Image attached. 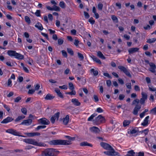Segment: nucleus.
I'll return each mask as SVG.
<instances>
[{
  "mask_svg": "<svg viewBox=\"0 0 156 156\" xmlns=\"http://www.w3.org/2000/svg\"><path fill=\"white\" fill-rule=\"evenodd\" d=\"M23 141L27 144L40 147H45L46 145L45 144L41 142H38L36 141L34 139L32 138H26L24 139Z\"/></svg>",
  "mask_w": 156,
  "mask_h": 156,
  "instance_id": "1",
  "label": "nucleus"
},
{
  "mask_svg": "<svg viewBox=\"0 0 156 156\" xmlns=\"http://www.w3.org/2000/svg\"><path fill=\"white\" fill-rule=\"evenodd\" d=\"M50 144L54 145H68L71 144L70 141L67 140H55L51 141L49 143Z\"/></svg>",
  "mask_w": 156,
  "mask_h": 156,
  "instance_id": "2",
  "label": "nucleus"
},
{
  "mask_svg": "<svg viewBox=\"0 0 156 156\" xmlns=\"http://www.w3.org/2000/svg\"><path fill=\"white\" fill-rule=\"evenodd\" d=\"M55 149L48 148L42 152L41 156H54V152Z\"/></svg>",
  "mask_w": 156,
  "mask_h": 156,
  "instance_id": "3",
  "label": "nucleus"
},
{
  "mask_svg": "<svg viewBox=\"0 0 156 156\" xmlns=\"http://www.w3.org/2000/svg\"><path fill=\"white\" fill-rule=\"evenodd\" d=\"M93 122L97 124H99L105 122L104 117L101 115H99L93 120Z\"/></svg>",
  "mask_w": 156,
  "mask_h": 156,
  "instance_id": "4",
  "label": "nucleus"
},
{
  "mask_svg": "<svg viewBox=\"0 0 156 156\" xmlns=\"http://www.w3.org/2000/svg\"><path fill=\"white\" fill-rule=\"evenodd\" d=\"M118 68L121 71L123 72L126 76L129 77H131L132 76L129 70L125 67L119 66H118Z\"/></svg>",
  "mask_w": 156,
  "mask_h": 156,
  "instance_id": "5",
  "label": "nucleus"
},
{
  "mask_svg": "<svg viewBox=\"0 0 156 156\" xmlns=\"http://www.w3.org/2000/svg\"><path fill=\"white\" fill-rule=\"evenodd\" d=\"M5 132L7 133L11 134L15 136L24 137V136L20 135V133L17 132L16 130L12 128L8 129L6 130Z\"/></svg>",
  "mask_w": 156,
  "mask_h": 156,
  "instance_id": "6",
  "label": "nucleus"
},
{
  "mask_svg": "<svg viewBox=\"0 0 156 156\" xmlns=\"http://www.w3.org/2000/svg\"><path fill=\"white\" fill-rule=\"evenodd\" d=\"M110 151H105L104 153L108 156H120L119 154L115 151L113 149V150H110Z\"/></svg>",
  "mask_w": 156,
  "mask_h": 156,
  "instance_id": "7",
  "label": "nucleus"
},
{
  "mask_svg": "<svg viewBox=\"0 0 156 156\" xmlns=\"http://www.w3.org/2000/svg\"><path fill=\"white\" fill-rule=\"evenodd\" d=\"M100 144L106 150H113V148L112 147L108 144L104 142H101V143Z\"/></svg>",
  "mask_w": 156,
  "mask_h": 156,
  "instance_id": "8",
  "label": "nucleus"
},
{
  "mask_svg": "<svg viewBox=\"0 0 156 156\" xmlns=\"http://www.w3.org/2000/svg\"><path fill=\"white\" fill-rule=\"evenodd\" d=\"M39 122L42 125H48L50 123V122L45 118H42L38 120Z\"/></svg>",
  "mask_w": 156,
  "mask_h": 156,
  "instance_id": "9",
  "label": "nucleus"
},
{
  "mask_svg": "<svg viewBox=\"0 0 156 156\" xmlns=\"http://www.w3.org/2000/svg\"><path fill=\"white\" fill-rule=\"evenodd\" d=\"M146 100L142 98L140 99V100L136 98L133 101L132 104L133 105H135L136 103L138 104L140 102L141 104L143 105L144 104Z\"/></svg>",
  "mask_w": 156,
  "mask_h": 156,
  "instance_id": "10",
  "label": "nucleus"
},
{
  "mask_svg": "<svg viewBox=\"0 0 156 156\" xmlns=\"http://www.w3.org/2000/svg\"><path fill=\"white\" fill-rule=\"evenodd\" d=\"M90 131L92 133L97 134L100 132L99 129L96 126H93L90 128Z\"/></svg>",
  "mask_w": 156,
  "mask_h": 156,
  "instance_id": "11",
  "label": "nucleus"
},
{
  "mask_svg": "<svg viewBox=\"0 0 156 156\" xmlns=\"http://www.w3.org/2000/svg\"><path fill=\"white\" fill-rule=\"evenodd\" d=\"M150 67L149 68V70L152 73H155V69H156L155 65L152 62H150L149 63Z\"/></svg>",
  "mask_w": 156,
  "mask_h": 156,
  "instance_id": "12",
  "label": "nucleus"
},
{
  "mask_svg": "<svg viewBox=\"0 0 156 156\" xmlns=\"http://www.w3.org/2000/svg\"><path fill=\"white\" fill-rule=\"evenodd\" d=\"M32 120L31 119H28L24 120L21 123V125H24L26 126H29L30 125L32 122Z\"/></svg>",
  "mask_w": 156,
  "mask_h": 156,
  "instance_id": "13",
  "label": "nucleus"
},
{
  "mask_svg": "<svg viewBox=\"0 0 156 156\" xmlns=\"http://www.w3.org/2000/svg\"><path fill=\"white\" fill-rule=\"evenodd\" d=\"M60 113L58 112L56 113L54 115L52 116L51 119V121L52 123H54L55 122V120L57 119H58L59 117Z\"/></svg>",
  "mask_w": 156,
  "mask_h": 156,
  "instance_id": "14",
  "label": "nucleus"
},
{
  "mask_svg": "<svg viewBox=\"0 0 156 156\" xmlns=\"http://www.w3.org/2000/svg\"><path fill=\"white\" fill-rule=\"evenodd\" d=\"M14 119L12 117H8L1 122V123H6L13 120Z\"/></svg>",
  "mask_w": 156,
  "mask_h": 156,
  "instance_id": "15",
  "label": "nucleus"
},
{
  "mask_svg": "<svg viewBox=\"0 0 156 156\" xmlns=\"http://www.w3.org/2000/svg\"><path fill=\"white\" fill-rule=\"evenodd\" d=\"M26 134L27 136L30 137H32L34 136H39L41 135L40 133L38 132L27 133Z\"/></svg>",
  "mask_w": 156,
  "mask_h": 156,
  "instance_id": "16",
  "label": "nucleus"
},
{
  "mask_svg": "<svg viewBox=\"0 0 156 156\" xmlns=\"http://www.w3.org/2000/svg\"><path fill=\"white\" fill-rule=\"evenodd\" d=\"M139 48H129L128 50V52L129 54H133V53L137 52L138 51Z\"/></svg>",
  "mask_w": 156,
  "mask_h": 156,
  "instance_id": "17",
  "label": "nucleus"
},
{
  "mask_svg": "<svg viewBox=\"0 0 156 156\" xmlns=\"http://www.w3.org/2000/svg\"><path fill=\"white\" fill-rule=\"evenodd\" d=\"M149 118V116H147L144 119L143 122L141 123V125L144 126H147L148 124V119Z\"/></svg>",
  "mask_w": 156,
  "mask_h": 156,
  "instance_id": "18",
  "label": "nucleus"
},
{
  "mask_svg": "<svg viewBox=\"0 0 156 156\" xmlns=\"http://www.w3.org/2000/svg\"><path fill=\"white\" fill-rule=\"evenodd\" d=\"M80 145L81 146H89L92 147L93 145L87 142L84 141L80 143Z\"/></svg>",
  "mask_w": 156,
  "mask_h": 156,
  "instance_id": "19",
  "label": "nucleus"
},
{
  "mask_svg": "<svg viewBox=\"0 0 156 156\" xmlns=\"http://www.w3.org/2000/svg\"><path fill=\"white\" fill-rule=\"evenodd\" d=\"M69 119V115H66V117L62 119L63 124L65 125H66L68 123Z\"/></svg>",
  "mask_w": 156,
  "mask_h": 156,
  "instance_id": "20",
  "label": "nucleus"
},
{
  "mask_svg": "<svg viewBox=\"0 0 156 156\" xmlns=\"http://www.w3.org/2000/svg\"><path fill=\"white\" fill-rule=\"evenodd\" d=\"M8 55L10 56L14 57H15L16 53V52L15 51L9 50L7 52Z\"/></svg>",
  "mask_w": 156,
  "mask_h": 156,
  "instance_id": "21",
  "label": "nucleus"
},
{
  "mask_svg": "<svg viewBox=\"0 0 156 156\" xmlns=\"http://www.w3.org/2000/svg\"><path fill=\"white\" fill-rule=\"evenodd\" d=\"M71 101L74 105L76 106H79L80 105V103L76 99H72L71 100Z\"/></svg>",
  "mask_w": 156,
  "mask_h": 156,
  "instance_id": "22",
  "label": "nucleus"
},
{
  "mask_svg": "<svg viewBox=\"0 0 156 156\" xmlns=\"http://www.w3.org/2000/svg\"><path fill=\"white\" fill-rule=\"evenodd\" d=\"M15 58L18 59H23L24 58V56L16 52Z\"/></svg>",
  "mask_w": 156,
  "mask_h": 156,
  "instance_id": "23",
  "label": "nucleus"
},
{
  "mask_svg": "<svg viewBox=\"0 0 156 156\" xmlns=\"http://www.w3.org/2000/svg\"><path fill=\"white\" fill-rule=\"evenodd\" d=\"M55 91L57 94L58 95L60 98H63V96L62 93L60 91V90L58 88H55Z\"/></svg>",
  "mask_w": 156,
  "mask_h": 156,
  "instance_id": "24",
  "label": "nucleus"
},
{
  "mask_svg": "<svg viewBox=\"0 0 156 156\" xmlns=\"http://www.w3.org/2000/svg\"><path fill=\"white\" fill-rule=\"evenodd\" d=\"M35 27L37 28L39 30H43V28L42 24L40 23H37L35 26Z\"/></svg>",
  "mask_w": 156,
  "mask_h": 156,
  "instance_id": "25",
  "label": "nucleus"
},
{
  "mask_svg": "<svg viewBox=\"0 0 156 156\" xmlns=\"http://www.w3.org/2000/svg\"><path fill=\"white\" fill-rule=\"evenodd\" d=\"M92 58L93 59L94 61L96 62L97 63H98L99 64H101V62L99 59L97 58L94 55L92 56Z\"/></svg>",
  "mask_w": 156,
  "mask_h": 156,
  "instance_id": "26",
  "label": "nucleus"
},
{
  "mask_svg": "<svg viewBox=\"0 0 156 156\" xmlns=\"http://www.w3.org/2000/svg\"><path fill=\"white\" fill-rule=\"evenodd\" d=\"M54 97H55L52 96L51 94H48L46 95L44 98L46 100H50L53 99Z\"/></svg>",
  "mask_w": 156,
  "mask_h": 156,
  "instance_id": "27",
  "label": "nucleus"
},
{
  "mask_svg": "<svg viewBox=\"0 0 156 156\" xmlns=\"http://www.w3.org/2000/svg\"><path fill=\"white\" fill-rule=\"evenodd\" d=\"M131 122V121L125 120H124L123 122V126L124 127H126Z\"/></svg>",
  "mask_w": 156,
  "mask_h": 156,
  "instance_id": "28",
  "label": "nucleus"
},
{
  "mask_svg": "<svg viewBox=\"0 0 156 156\" xmlns=\"http://www.w3.org/2000/svg\"><path fill=\"white\" fill-rule=\"evenodd\" d=\"M135 153L133 150H131L127 152V154L126 155V156H135Z\"/></svg>",
  "mask_w": 156,
  "mask_h": 156,
  "instance_id": "29",
  "label": "nucleus"
},
{
  "mask_svg": "<svg viewBox=\"0 0 156 156\" xmlns=\"http://www.w3.org/2000/svg\"><path fill=\"white\" fill-rule=\"evenodd\" d=\"M156 41V38H153L151 39H149L147 40L146 42L147 43L151 44L153 43Z\"/></svg>",
  "mask_w": 156,
  "mask_h": 156,
  "instance_id": "30",
  "label": "nucleus"
},
{
  "mask_svg": "<svg viewBox=\"0 0 156 156\" xmlns=\"http://www.w3.org/2000/svg\"><path fill=\"white\" fill-rule=\"evenodd\" d=\"M97 56L99 58L103 59H105V58L102 52L100 51L97 52Z\"/></svg>",
  "mask_w": 156,
  "mask_h": 156,
  "instance_id": "31",
  "label": "nucleus"
},
{
  "mask_svg": "<svg viewBox=\"0 0 156 156\" xmlns=\"http://www.w3.org/2000/svg\"><path fill=\"white\" fill-rule=\"evenodd\" d=\"M90 72L93 73L94 76H96L98 74V70H95L94 69H90Z\"/></svg>",
  "mask_w": 156,
  "mask_h": 156,
  "instance_id": "32",
  "label": "nucleus"
},
{
  "mask_svg": "<svg viewBox=\"0 0 156 156\" xmlns=\"http://www.w3.org/2000/svg\"><path fill=\"white\" fill-rule=\"evenodd\" d=\"M111 18L114 22L115 23H117L118 22L117 18L114 15H112L111 16Z\"/></svg>",
  "mask_w": 156,
  "mask_h": 156,
  "instance_id": "33",
  "label": "nucleus"
},
{
  "mask_svg": "<svg viewBox=\"0 0 156 156\" xmlns=\"http://www.w3.org/2000/svg\"><path fill=\"white\" fill-rule=\"evenodd\" d=\"M142 98L146 100L147 99V94L145 93L142 92L141 93Z\"/></svg>",
  "mask_w": 156,
  "mask_h": 156,
  "instance_id": "34",
  "label": "nucleus"
},
{
  "mask_svg": "<svg viewBox=\"0 0 156 156\" xmlns=\"http://www.w3.org/2000/svg\"><path fill=\"white\" fill-rule=\"evenodd\" d=\"M65 137L69 140H68L69 141H70V142H71V141H73L75 140V137H71L70 136H66Z\"/></svg>",
  "mask_w": 156,
  "mask_h": 156,
  "instance_id": "35",
  "label": "nucleus"
},
{
  "mask_svg": "<svg viewBox=\"0 0 156 156\" xmlns=\"http://www.w3.org/2000/svg\"><path fill=\"white\" fill-rule=\"evenodd\" d=\"M25 117V116L23 115H21L19 116L15 120L16 122H18L20 120L23 119Z\"/></svg>",
  "mask_w": 156,
  "mask_h": 156,
  "instance_id": "36",
  "label": "nucleus"
},
{
  "mask_svg": "<svg viewBox=\"0 0 156 156\" xmlns=\"http://www.w3.org/2000/svg\"><path fill=\"white\" fill-rule=\"evenodd\" d=\"M59 5L62 8H65V4L63 1L60 2L59 3Z\"/></svg>",
  "mask_w": 156,
  "mask_h": 156,
  "instance_id": "37",
  "label": "nucleus"
},
{
  "mask_svg": "<svg viewBox=\"0 0 156 156\" xmlns=\"http://www.w3.org/2000/svg\"><path fill=\"white\" fill-rule=\"evenodd\" d=\"M25 20L26 22L28 24H30V23L31 21L29 17L27 16H26L25 17Z\"/></svg>",
  "mask_w": 156,
  "mask_h": 156,
  "instance_id": "38",
  "label": "nucleus"
},
{
  "mask_svg": "<svg viewBox=\"0 0 156 156\" xmlns=\"http://www.w3.org/2000/svg\"><path fill=\"white\" fill-rule=\"evenodd\" d=\"M78 56L79 58L81 60H83L84 59V57L82 54L80 53V52L77 53Z\"/></svg>",
  "mask_w": 156,
  "mask_h": 156,
  "instance_id": "39",
  "label": "nucleus"
},
{
  "mask_svg": "<svg viewBox=\"0 0 156 156\" xmlns=\"http://www.w3.org/2000/svg\"><path fill=\"white\" fill-rule=\"evenodd\" d=\"M69 88L70 90H74V88L73 83L70 82L69 83Z\"/></svg>",
  "mask_w": 156,
  "mask_h": 156,
  "instance_id": "40",
  "label": "nucleus"
},
{
  "mask_svg": "<svg viewBox=\"0 0 156 156\" xmlns=\"http://www.w3.org/2000/svg\"><path fill=\"white\" fill-rule=\"evenodd\" d=\"M71 92H69L66 93V94L70 95H75L76 94V91L74 90H71Z\"/></svg>",
  "mask_w": 156,
  "mask_h": 156,
  "instance_id": "41",
  "label": "nucleus"
},
{
  "mask_svg": "<svg viewBox=\"0 0 156 156\" xmlns=\"http://www.w3.org/2000/svg\"><path fill=\"white\" fill-rule=\"evenodd\" d=\"M67 51L71 55H73V52L72 49L70 48H67Z\"/></svg>",
  "mask_w": 156,
  "mask_h": 156,
  "instance_id": "42",
  "label": "nucleus"
},
{
  "mask_svg": "<svg viewBox=\"0 0 156 156\" xmlns=\"http://www.w3.org/2000/svg\"><path fill=\"white\" fill-rule=\"evenodd\" d=\"M60 10V8L57 6L55 5L53 6V10H55L56 11H59Z\"/></svg>",
  "mask_w": 156,
  "mask_h": 156,
  "instance_id": "43",
  "label": "nucleus"
},
{
  "mask_svg": "<svg viewBox=\"0 0 156 156\" xmlns=\"http://www.w3.org/2000/svg\"><path fill=\"white\" fill-rule=\"evenodd\" d=\"M140 109H138V108H136V107H135L133 111V113L134 115H137L138 114V111Z\"/></svg>",
  "mask_w": 156,
  "mask_h": 156,
  "instance_id": "44",
  "label": "nucleus"
},
{
  "mask_svg": "<svg viewBox=\"0 0 156 156\" xmlns=\"http://www.w3.org/2000/svg\"><path fill=\"white\" fill-rule=\"evenodd\" d=\"M103 7V5L102 3H99L98 5V9L99 10H101Z\"/></svg>",
  "mask_w": 156,
  "mask_h": 156,
  "instance_id": "45",
  "label": "nucleus"
},
{
  "mask_svg": "<svg viewBox=\"0 0 156 156\" xmlns=\"http://www.w3.org/2000/svg\"><path fill=\"white\" fill-rule=\"evenodd\" d=\"M41 11L40 10H36V12H35V14L36 16H41V14H40Z\"/></svg>",
  "mask_w": 156,
  "mask_h": 156,
  "instance_id": "46",
  "label": "nucleus"
},
{
  "mask_svg": "<svg viewBox=\"0 0 156 156\" xmlns=\"http://www.w3.org/2000/svg\"><path fill=\"white\" fill-rule=\"evenodd\" d=\"M45 126H39L36 128V129L38 130L41 129H44L46 127Z\"/></svg>",
  "mask_w": 156,
  "mask_h": 156,
  "instance_id": "47",
  "label": "nucleus"
},
{
  "mask_svg": "<svg viewBox=\"0 0 156 156\" xmlns=\"http://www.w3.org/2000/svg\"><path fill=\"white\" fill-rule=\"evenodd\" d=\"M89 22L92 24H93L95 23V21L92 17L90 18L88 20Z\"/></svg>",
  "mask_w": 156,
  "mask_h": 156,
  "instance_id": "48",
  "label": "nucleus"
},
{
  "mask_svg": "<svg viewBox=\"0 0 156 156\" xmlns=\"http://www.w3.org/2000/svg\"><path fill=\"white\" fill-rule=\"evenodd\" d=\"M63 40L62 39H58V44L59 45H62L63 42Z\"/></svg>",
  "mask_w": 156,
  "mask_h": 156,
  "instance_id": "49",
  "label": "nucleus"
},
{
  "mask_svg": "<svg viewBox=\"0 0 156 156\" xmlns=\"http://www.w3.org/2000/svg\"><path fill=\"white\" fill-rule=\"evenodd\" d=\"M21 111L24 114V115H26L27 114V109L25 108H22L21 109Z\"/></svg>",
  "mask_w": 156,
  "mask_h": 156,
  "instance_id": "50",
  "label": "nucleus"
},
{
  "mask_svg": "<svg viewBox=\"0 0 156 156\" xmlns=\"http://www.w3.org/2000/svg\"><path fill=\"white\" fill-rule=\"evenodd\" d=\"M21 99V97H18L16 98H15L14 102H18Z\"/></svg>",
  "mask_w": 156,
  "mask_h": 156,
  "instance_id": "51",
  "label": "nucleus"
},
{
  "mask_svg": "<svg viewBox=\"0 0 156 156\" xmlns=\"http://www.w3.org/2000/svg\"><path fill=\"white\" fill-rule=\"evenodd\" d=\"M35 91L34 89H30L29 90L28 94H33Z\"/></svg>",
  "mask_w": 156,
  "mask_h": 156,
  "instance_id": "52",
  "label": "nucleus"
},
{
  "mask_svg": "<svg viewBox=\"0 0 156 156\" xmlns=\"http://www.w3.org/2000/svg\"><path fill=\"white\" fill-rule=\"evenodd\" d=\"M84 15L86 18L88 19L89 17V15L88 13L85 11L84 12Z\"/></svg>",
  "mask_w": 156,
  "mask_h": 156,
  "instance_id": "53",
  "label": "nucleus"
},
{
  "mask_svg": "<svg viewBox=\"0 0 156 156\" xmlns=\"http://www.w3.org/2000/svg\"><path fill=\"white\" fill-rule=\"evenodd\" d=\"M94 98V101L96 102H97L98 101L99 99L97 96L95 94H94L93 96Z\"/></svg>",
  "mask_w": 156,
  "mask_h": 156,
  "instance_id": "54",
  "label": "nucleus"
},
{
  "mask_svg": "<svg viewBox=\"0 0 156 156\" xmlns=\"http://www.w3.org/2000/svg\"><path fill=\"white\" fill-rule=\"evenodd\" d=\"M3 106L5 108L7 111L9 112L10 110V109L9 106L6 105L5 104L3 105Z\"/></svg>",
  "mask_w": 156,
  "mask_h": 156,
  "instance_id": "55",
  "label": "nucleus"
},
{
  "mask_svg": "<svg viewBox=\"0 0 156 156\" xmlns=\"http://www.w3.org/2000/svg\"><path fill=\"white\" fill-rule=\"evenodd\" d=\"M59 87L61 89H64V90H66L67 89V87L66 85H63L62 86H59Z\"/></svg>",
  "mask_w": 156,
  "mask_h": 156,
  "instance_id": "56",
  "label": "nucleus"
},
{
  "mask_svg": "<svg viewBox=\"0 0 156 156\" xmlns=\"http://www.w3.org/2000/svg\"><path fill=\"white\" fill-rule=\"evenodd\" d=\"M96 111L98 113H101L103 112V110L101 108L99 107L97 109Z\"/></svg>",
  "mask_w": 156,
  "mask_h": 156,
  "instance_id": "57",
  "label": "nucleus"
},
{
  "mask_svg": "<svg viewBox=\"0 0 156 156\" xmlns=\"http://www.w3.org/2000/svg\"><path fill=\"white\" fill-rule=\"evenodd\" d=\"M126 85L128 88L129 89H131V83H126Z\"/></svg>",
  "mask_w": 156,
  "mask_h": 156,
  "instance_id": "58",
  "label": "nucleus"
},
{
  "mask_svg": "<svg viewBox=\"0 0 156 156\" xmlns=\"http://www.w3.org/2000/svg\"><path fill=\"white\" fill-rule=\"evenodd\" d=\"M12 81L11 80V79L10 78L8 80V84H7L8 86H10V87L12 85Z\"/></svg>",
  "mask_w": 156,
  "mask_h": 156,
  "instance_id": "59",
  "label": "nucleus"
},
{
  "mask_svg": "<svg viewBox=\"0 0 156 156\" xmlns=\"http://www.w3.org/2000/svg\"><path fill=\"white\" fill-rule=\"evenodd\" d=\"M125 96L123 94H120L119 95V99L120 100H122L125 98Z\"/></svg>",
  "mask_w": 156,
  "mask_h": 156,
  "instance_id": "60",
  "label": "nucleus"
},
{
  "mask_svg": "<svg viewBox=\"0 0 156 156\" xmlns=\"http://www.w3.org/2000/svg\"><path fill=\"white\" fill-rule=\"evenodd\" d=\"M62 55L65 57H67V54L66 51L64 50H62Z\"/></svg>",
  "mask_w": 156,
  "mask_h": 156,
  "instance_id": "61",
  "label": "nucleus"
},
{
  "mask_svg": "<svg viewBox=\"0 0 156 156\" xmlns=\"http://www.w3.org/2000/svg\"><path fill=\"white\" fill-rule=\"evenodd\" d=\"M119 83L122 85H123L124 84V82L123 80L121 78H119L118 79Z\"/></svg>",
  "mask_w": 156,
  "mask_h": 156,
  "instance_id": "62",
  "label": "nucleus"
},
{
  "mask_svg": "<svg viewBox=\"0 0 156 156\" xmlns=\"http://www.w3.org/2000/svg\"><path fill=\"white\" fill-rule=\"evenodd\" d=\"M134 89L136 91H140V89L138 85H135L134 87Z\"/></svg>",
  "mask_w": 156,
  "mask_h": 156,
  "instance_id": "63",
  "label": "nucleus"
},
{
  "mask_svg": "<svg viewBox=\"0 0 156 156\" xmlns=\"http://www.w3.org/2000/svg\"><path fill=\"white\" fill-rule=\"evenodd\" d=\"M103 75L109 78H111V76L109 75V74L108 73H104Z\"/></svg>",
  "mask_w": 156,
  "mask_h": 156,
  "instance_id": "64",
  "label": "nucleus"
}]
</instances>
